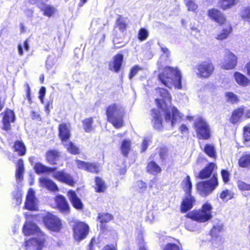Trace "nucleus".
I'll use <instances>...</instances> for the list:
<instances>
[{
  "label": "nucleus",
  "mask_w": 250,
  "mask_h": 250,
  "mask_svg": "<svg viewBox=\"0 0 250 250\" xmlns=\"http://www.w3.org/2000/svg\"><path fill=\"white\" fill-rule=\"evenodd\" d=\"M156 93L159 98L156 99L158 106L165 112V122L171 126L179 123L182 119L181 114L175 107L171 106V96L167 90L159 88Z\"/></svg>",
  "instance_id": "nucleus-1"
},
{
  "label": "nucleus",
  "mask_w": 250,
  "mask_h": 250,
  "mask_svg": "<svg viewBox=\"0 0 250 250\" xmlns=\"http://www.w3.org/2000/svg\"><path fill=\"white\" fill-rule=\"evenodd\" d=\"M159 79L163 84L169 88L173 85L177 89L182 88L181 73L176 67H165L159 74Z\"/></svg>",
  "instance_id": "nucleus-2"
},
{
  "label": "nucleus",
  "mask_w": 250,
  "mask_h": 250,
  "mask_svg": "<svg viewBox=\"0 0 250 250\" xmlns=\"http://www.w3.org/2000/svg\"><path fill=\"white\" fill-rule=\"evenodd\" d=\"M59 137L68 151L73 154L79 153L78 147L69 140L71 136L70 125L65 123L60 124L59 127Z\"/></svg>",
  "instance_id": "nucleus-3"
},
{
  "label": "nucleus",
  "mask_w": 250,
  "mask_h": 250,
  "mask_svg": "<svg viewBox=\"0 0 250 250\" xmlns=\"http://www.w3.org/2000/svg\"><path fill=\"white\" fill-rule=\"evenodd\" d=\"M108 121L116 127L119 128L123 125V109L118 104H112L106 109Z\"/></svg>",
  "instance_id": "nucleus-4"
},
{
  "label": "nucleus",
  "mask_w": 250,
  "mask_h": 250,
  "mask_svg": "<svg viewBox=\"0 0 250 250\" xmlns=\"http://www.w3.org/2000/svg\"><path fill=\"white\" fill-rule=\"evenodd\" d=\"M212 207L210 204L206 203L202 207V209L193 211L188 214V216L192 220L202 223L205 222L212 217L211 210Z\"/></svg>",
  "instance_id": "nucleus-5"
},
{
  "label": "nucleus",
  "mask_w": 250,
  "mask_h": 250,
  "mask_svg": "<svg viewBox=\"0 0 250 250\" xmlns=\"http://www.w3.org/2000/svg\"><path fill=\"white\" fill-rule=\"evenodd\" d=\"M218 185L217 177L213 174V176L209 180L200 182L197 184V189L202 196H206L210 194Z\"/></svg>",
  "instance_id": "nucleus-6"
},
{
  "label": "nucleus",
  "mask_w": 250,
  "mask_h": 250,
  "mask_svg": "<svg viewBox=\"0 0 250 250\" xmlns=\"http://www.w3.org/2000/svg\"><path fill=\"white\" fill-rule=\"evenodd\" d=\"M46 241L45 236L42 231L37 237L28 239L24 243L26 250H42Z\"/></svg>",
  "instance_id": "nucleus-7"
},
{
  "label": "nucleus",
  "mask_w": 250,
  "mask_h": 250,
  "mask_svg": "<svg viewBox=\"0 0 250 250\" xmlns=\"http://www.w3.org/2000/svg\"><path fill=\"white\" fill-rule=\"evenodd\" d=\"M194 129L199 139H208L210 136V128L206 121L202 118H198L194 123Z\"/></svg>",
  "instance_id": "nucleus-8"
},
{
  "label": "nucleus",
  "mask_w": 250,
  "mask_h": 250,
  "mask_svg": "<svg viewBox=\"0 0 250 250\" xmlns=\"http://www.w3.org/2000/svg\"><path fill=\"white\" fill-rule=\"evenodd\" d=\"M43 221L45 227L52 231H58L61 228V220L52 213H47L43 217Z\"/></svg>",
  "instance_id": "nucleus-9"
},
{
  "label": "nucleus",
  "mask_w": 250,
  "mask_h": 250,
  "mask_svg": "<svg viewBox=\"0 0 250 250\" xmlns=\"http://www.w3.org/2000/svg\"><path fill=\"white\" fill-rule=\"evenodd\" d=\"M73 231L75 239L80 241L84 239L88 234L89 227L84 222H77L73 227Z\"/></svg>",
  "instance_id": "nucleus-10"
},
{
  "label": "nucleus",
  "mask_w": 250,
  "mask_h": 250,
  "mask_svg": "<svg viewBox=\"0 0 250 250\" xmlns=\"http://www.w3.org/2000/svg\"><path fill=\"white\" fill-rule=\"evenodd\" d=\"M196 74L199 77L208 78L214 70L213 64L208 62H204L197 66Z\"/></svg>",
  "instance_id": "nucleus-11"
},
{
  "label": "nucleus",
  "mask_w": 250,
  "mask_h": 250,
  "mask_svg": "<svg viewBox=\"0 0 250 250\" xmlns=\"http://www.w3.org/2000/svg\"><path fill=\"white\" fill-rule=\"evenodd\" d=\"M236 64V57L230 51L226 50L225 58L221 63L222 68L227 70L232 69L235 67Z\"/></svg>",
  "instance_id": "nucleus-12"
},
{
  "label": "nucleus",
  "mask_w": 250,
  "mask_h": 250,
  "mask_svg": "<svg viewBox=\"0 0 250 250\" xmlns=\"http://www.w3.org/2000/svg\"><path fill=\"white\" fill-rule=\"evenodd\" d=\"M32 218V216H28L27 215L26 222L22 229L25 235H30L34 234H37V235H39V232L42 231L34 223L30 221V218Z\"/></svg>",
  "instance_id": "nucleus-13"
},
{
  "label": "nucleus",
  "mask_w": 250,
  "mask_h": 250,
  "mask_svg": "<svg viewBox=\"0 0 250 250\" xmlns=\"http://www.w3.org/2000/svg\"><path fill=\"white\" fill-rule=\"evenodd\" d=\"M53 177L56 180L64 183L70 186L74 184V181L72 176L63 171H57L53 174Z\"/></svg>",
  "instance_id": "nucleus-14"
},
{
  "label": "nucleus",
  "mask_w": 250,
  "mask_h": 250,
  "mask_svg": "<svg viewBox=\"0 0 250 250\" xmlns=\"http://www.w3.org/2000/svg\"><path fill=\"white\" fill-rule=\"evenodd\" d=\"M76 162L79 168L87 171L98 173L101 170L100 167L95 163L85 162L80 160H77Z\"/></svg>",
  "instance_id": "nucleus-15"
},
{
  "label": "nucleus",
  "mask_w": 250,
  "mask_h": 250,
  "mask_svg": "<svg viewBox=\"0 0 250 250\" xmlns=\"http://www.w3.org/2000/svg\"><path fill=\"white\" fill-rule=\"evenodd\" d=\"M58 208L60 211L65 214H67L70 212V207L65 198L62 195H57L55 198Z\"/></svg>",
  "instance_id": "nucleus-16"
},
{
  "label": "nucleus",
  "mask_w": 250,
  "mask_h": 250,
  "mask_svg": "<svg viewBox=\"0 0 250 250\" xmlns=\"http://www.w3.org/2000/svg\"><path fill=\"white\" fill-rule=\"evenodd\" d=\"M195 202V199L191 194H185L183 198L181 206V210L182 212H186L190 210Z\"/></svg>",
  "instance_id": "nucleus-17"
},
{
  "label": "nucleus",
  "mask_w": 250,
  "mask_h": 250,
  "mask_svg": "<svg viewBox=\"0 0 250 250\" xmlns=\"http://www.w3.org/2000/svg\"><path fill=\"white\" fill-rule=\"evenodd\" d=\"M25 208L31 210H34L37 208L35 192L32 189H29L28 190L25 203Z\"/></svg>",
  "instance_id": "nucleus-18"
},
{
  "label": "nucleus",
  "mask_w": 250,
  "mask_h": 250,
  "mask_svg": "<svg viewBox=\"0 0 250 250\" xmlns=\"http://www.w3.org/2000/svg\"><path fill=\"white\" fill-rule=\"evenodd\" d=\"M208 16L214 21L221 25L226 23V18L222 13L217 9H212L208 10Z\"/></svg>",
  "instance_id": "nucleus-19"
},
{
  "label": "nucleus",
  "mask_w": 250,
  "mask_h": 250,
  "mask_svg": "<svg viewBox=\"0 0 250 250\" xmlns=\"http://www.w3.org/2000/svg\"><path fill=\"white\" fill-rule=\"evenodd\" d=\"M217 168V167L214 163H210L207 167H206L203 169H202L199 173V178L201 179H207L209 178L212 174H215L216 177V173L215 172V169Z\"/></svg>",
  "instance_id": "nucleus-20"
},
{
  "label": "nucleus",
  "mask_w": 250,
  "mask_h": 250,
  "mask_svg": "<svg viewBox=\"0 0 250 250\" xmlns=\"http://www.w3.org/2000/svg\"><path fill=\"white\" fill-rule=\"evenodd\" d=\"M224 230L223 224L221 221H218L216 225H214L212 229H211L210 234L214 237H216V240L214 241L213 243L216 244V241L219 240L221 243L224 242V239L221 237L218 236L220 232Z\"/></svg>",
  "instance_id": "nucleus-21"
},
{
  "label": "nucleus",
  "mask_w": 250,
  "mask_h": 250,
  "mask_svg": "<svg viewBox=\"0 0 250 250\" xmlns=\"http://www.w3.org/2000/svg\"><path fill=\"white\" fill-rule=\"evenodd\" d=\"M67 195L73 206L75 208L79 210L82 209L83 204L75 191L71 190H69L67 192Z\"/></svg>",
  "instance_id": "nucleus-22"
},
{
  "label": "nucleus",
  "mask_w": 250,
  "mask_h": 250,
  "mask_svg": "<svg viewBox=\"0 0 250 250\" xmlns=\"http://www.w3.org/2000/svg\"><path fill=\"white\" fill-rule=\"evenodd\" d=\"M15 120V115L14 112L11 110L7 109L5 112L3 118V129L8 130L10 129L11 122H13Z\"/></svg>",
  "instance_id": "nucleus-23"
},
{
  "label": "nucleus",
  "mask_w": 250,
  "mask_h": 250,
  "mask_svg": "<svg viewBox=\"0 0 250 250\" xmlns=\"http://www.w3.org/2000/svg\"><path fill=\"white\" fill-rule=\"evenodd\" d=\"M123 60V56L121 54H117L114 59L113 61L111 62L109 64V69L111 71L118 72L120 70Z\"/></svg>",
  "instance_id": "nucleus-24"
},
{
  "label": "nucleus",
  "mask_w": 250,
  "mask_h": 250,
  "mask_svg": "<svg viewBox=\"0 0 250 250\" xmlns=\"http://www.w3.org/2000/svg\"><path fill=\"white\" fill-rule=\"evenodd\" d=\"M232 31V27L229 23H225V26L221 31L219 32L216 37L218 40L226 39Z\"/></svg>",
  "instance_id": "nucleus-25"
},
{
  "label": "nucleus",
  "mask_w": 250,
  "mask_h": 250,
  "mask_svg": "<svg viewBox=\"0 0 250 250\" xmlns=\"http://www.w3.org/2000/svg\"><path fill=\"white\" fill-rule=\"evenodd\" d=\"M151 115L153 117L152 122L154 128L157 129H161L162 127V120L160 112L157 110L152 109Z\"/></svg>",
  "instance_id": "nucleus-26"
},
{
  "label": "nucleus",
  "mask_w": 250,
  "mask_h": 250,
  "mask_svg": "<svg viewBox=\"0 0 250 250\" xmlns=\"http://www.w3.org/2000/svg\"><path fill=\"white\" fill-rule=\"evenodd\" d=\"M244 112V108L242 107L234 110L231 114L229 121L232 124H236L240 121Z\"/></svg>",
  "instance_id": "nucleus-27"
},
{
  "label": "nucleus",
  "mask_w": 250,
  "mask_h": 250,
  "mask_svg": "<svg viewBox=\"0 0 250 250\" xmlns=\"http://www.w3.org/2000/svg\"><path fill=\"white\" fill-rule=\"evenodd\" d=\"M41 184L42 186L48 189L56 191L58 190V188L56 184L52 180L46 178H42L40 179Z\"/></svg>",
  "instance_id": "nucleus-28"
},
{
  "label": "nucleus",
  "mask_w": 250,
  "mask_h": 250,
  "mask_svg": "<svg viewBox=\"0 0 250 250\" xmlns=\"http://www.w3.org/2000/svg\"><path fill=\"white\" fill-rule=\"evenodd\" d=\"M234 78L236 82L242 86H248L250 82L245 75L238 72H236L234 74Z\"/></svg>",
  "instance_id": "nucleus-29"
},
{
  "label": "nucleus",
  "mask_w": 250,
  "mask_h": 250,
  "mask_svg": "<svg viewBox=\"0 0 250 250\" xmlns=\"http://www.w3.org/2000/svg\"><path fill=\"white\" fill-rule=\"evenodd\" d=\"M60 155L59 152L56 150L48 151L46 154V160L51 165L56 164V161L59 159Z\"/></svg>",
  "instance_id": "nucleus-30"
},
{
  "label": "nucleus",
  "mask_w": 250,
  "mask_h": 250,
  "mask_svg": "<svg viewBox=\"0 0 250 250\" xmlns=\"http://www.w3.org/2000/svg\"><path fill=\"white\" fill-rule=\"evenodd\" d=\"M239 2V0H220L219 4L223 10L230 9Z\"/></svg>",
  "instance_id": "nucleus-31"
},
{
  "label": "nucleus",
  "mask_w": 250,
  "mask_h": 250,
  "mask_svg": "<svg viewBox=\"0 0 250 250\" xmlns=\"http://www.w3.org/2000/svg\"><path fill=\"white\" fill-rule=\"evenodd\" d=\"M94 188L97 192H103L106 189V186L104 180L99 177H96L95 179Z\"/></svg>",
  "instance_id": "nucleus-32"
},
{
  "label": "nucleus",
  "mask_w": 250,
  "mask_h": 250,
  "mask_svg": "<svg viewBox=\"0 0 250 250\" xmlns=\"http://www.w3.org/2000/svg\"><path fill=\"white\" fill-rule=\"evenodd\" d=\"M116 27L118 29L123 32L127 25V20L123 18L122 16L119 15L116 21Z\"/></svg>",
  "instance_id": "nucleus-33"
},
{
  "label": "nucleus",
  "mask_w": 250,
  "mask_h": 250,
  "mask_svg": "<svg viewBox=\"0 0 250 250\" xmlns=\"http://www.w3.org/2000/svg\"><path fill=\"white\" fill-rule=\"evenodd\" d=\"M181 186L185 192L186 194H191V190L192 189V183L190 179V177L187 176L182 182Z\"/></svg>",
  "instance_id": "nucleus-34"
},
{
  "label": "nucleus",
  "mask_w": 250,
  "mask_h": 250,
  "mask_svg": "<svg viewBox=\"0 0 250 250\" xmlns=\"http://www.w3.org/2000/svg\"><path fill=\"white\" fill-rule=\"evenodd\" d=\"M24 172L23 162L22 160L20 159L17 163V168L16 170V177L17 180L19 182L22 181L23 179V174Z\"/></svg>",
  "instance_id": "nucleus-35"
},
{
  "label": "nucleus",
  "mask_w": 250,
  "mask_h": 250,
  "mask_svg": "<svg viewBox=\"0 0 250 250\" xmlns=\"http://www.w3.org/2000/svg\"><path fill=\"white\" fill-rule=\"evenodd\" d=\"M34 169L36 173L40 174L45 172H52L54 171L56 168H51L46 167L41 163L36 164L34 166Z\"/></svg>",
  "instance_id": "nucleus-36"
},
{
  "label": "nucleus",
  "mask_w": 250,
  "mask_h": 250,
  "mask_svg": "<svg viewBox=\"0 0 250 250\" xmlns=\"http://www.w3.org/2000/svg\"><path fill=\"white\" fill-rule=\"evenodd\" d=\"M147 170L153 175H157L161 171V168L155 162L151 161L147 166Z\"/></svg>",
  "instance_id": "nucleus-37"
},
{
  "label": "nucleus",
  "mask_w": 250,
  "mask_h": 250,
  "mask_svg": "<svg viewBox=\"0 0 250 250\" xmlns=\"http://www.w3.org/2000/svg\"><path fill=\"white\" fill-rule=\"evenodd\" d=\"M15 151L20 155H24L26 152V148L24 144L21 141H16L14 146Z\"/></svg>",
  "instance_id": "nucleus-38"
},
{
  "label": "nucleus",
  "mask_w": 250,
  "mask_h": 250,
  "mask_svg": "<svg viewBox=\"0 0 250 250\" xmlns=\"http://www.w3.org/2000/svg\"><path fill=\"white\" fill-rule=\"evenodd\" d=\"M239 165L242 167H250V154L242 156L239 160Z\"/></svg>",
  "instance_id": "nucleus-39"
},
{
  "label": "nucleus",
  "mask_w": 250,
  "mask_h": 250,
  "mask_svg": "<svg viewBox=\"0 0 250 250\" xmlns=\"http://www.w3.org/2000/svg\"><path fill=\"white\" fill-rule=\"evenodd\" d=\"M131 141L128 140H125L123 141L121 149L122 154L125 156H127L129 151L130 150Z\"/></svg>",
  "instance_id": "nucleus-40"
},
{
  "label": "nucleus",
  "mask_w": 250,
  "mask_h": 250,
  "mask_svg": "<svg viewBox=\"0 0 250 250\" xmlns=\"http://www.w3.org/2000/svg\"><path fill=\"white\" fill-rule=\"evenodd\" d=\"M41 9L43 12V15L49 17L52 16L56 11L55 7L49 5H44Z\"/></svg>",
  "instance_id": "nucleus-41"
},
{
  "label": "nucleus",
  "mask_w": 250,
  "mask_h": 250,
  "mask_svg": "<svg viewBox=\"0 0 250 250\" xmlns=\"http://www.w3.org/2000/svg\"><path fill=\"white\" fill-rule=\"evenodd\" d=\"M93 120L92 118L85 119L83 121V127L85 132H89L93 129Z\"/></svg>",
  "instance_id": "nucleus-42"
},
{
  "label": "nucleus",
  "mask_w": 250,
  "mask_h": 250,
  "mask_svg": "<svg viewBox=\"0 0 250 250\" xmlns=\"http://www.w3.org/2000/svg\"><path fill=\"white\" fill-rule=\"evenodd\" d=\"M113 218V217L111 214L105 212L99 213L98 217V220L102 224L104 223H108L112 220Z\"/></svg>",
  "instance_id": "nucleus-43"
},
{
  "label": "nucleus",
  "mask_w": 250,
  "mask_h": 250,
  "mask_svg": "<svg viewBox=\"0 0 250 250\" xmlns=\"http://www.w3.org/2000/svg\"><path fill=\"white\" fill-rule=\"evenodd\" d=\"M204 152L210 157L215 158L216 156V151L213 145H206L204 147Z\"/></svg>",
  "instance_id": "nucleus-44"
},
{
  "label": "nucleus",
  "mask_w": 250,
  "mask_h": 250,
  "mask_svg": "<svg viewBox=\"0 0 250 250\" xmlns=\"http://www.w3.org/2000/svg\"><path fill=\"white\" fill-rule=\"evenodd\" d=\"M241 17L244 21L250 22V6L244 8L242 10Z\"/></svg>",
  "instance_id": "nucleus-45"
},
{
  "label": "nucleus",
  "mask_w": 250,
  "mask_h": 250,
  "mask_svg": "<svg viewBox=\"0 0 250 250\" xmlns=\"http://www.w3.org/2000/svg\"><path fill=\"white\" fill-rule=\"evenodd\" d=\"M136 189L141 193L144 192L147 188V184L142 181H138L135 183Z\"/></svg>",
  "instance_id": "nucleus-46"
},
{
  "label": "nucleus",
  "mask_w": 250,
  "mask_h": 250,
  "mask_svg": "<svg viewBox=\"0 0 250 250\" xmlns=\"http://www.w3.org/2000/svg\"><path fill=\"white\" fill-rule=\"evenodd\" d=\"M185 3L188 11L195 12L198 8V5L193 0H184Z\"/></svg>",
  "instance_id": "nucleus-47"
},
{
  "label": "nucleus",
  "mask_w": 250,
  "mask_h": 250,
  "mask_svg": "<svg viewBox=\"0 0 250 250\" xmlns=\"http://www.w3.org/2000/svg\"><path fill=\"white\" fill-rule=\"evenodd\" d=\"M233 197V194L228 189L222 191L220 194V198L223 201L231 199Z\"/></svg>",
  "instance_id": "nucleus-48"
},
{
  "label": "nucleus",
  "mask_w": 250,
  "mask_h": 250,
  "mask_svg": "<svg viewBox=\"0 0 250 250\" xmlns=\"http://www.w3.org/2000/svg\"><path fill=\"white\" fill-rule=\"evenodd\" d=\"M225 96L227 101L232 104L236 103L238 101L237 95L232 92H227Z\"/></svg>",
  "instance_id": "nucleus-49"
},
{
  "label": "nucleus",
  "mask_w": 250,
  "mask_h": 250,
  "mask_svg": "<svg viewBox=\"0 0 250 250\" xmlns=\"http://www.w3.org/2000/svg\"><path fill=\"white\" fill-rule=\"evenodd\" d=\"M244 138L246 141L250 140V123L244 127Z\"/></svg>",
  "instance_id": "nucleus-50"
},
{
  "label": "nucleus",
  "mask_w": 250,
  "mask_h": 250,
  "mask_svg": "<svg viewBox=\"0 0 250 250\" xmlns=\"http://www.w3.org/2000/svg\"><path fill=\"white\" fill-rule=\"evenodd\" d=\"M237 186L241 190H250V184H248L243 181H238Z\"/></svg>",
  "instance_id": "nucleus-51"
},
{
  "label": "nucleus",
  "mask_w": 250,
  "mask_h": 250,
  "mask_svg": "<svg viewBox=\"0 0 250 250\" xmlns=\"http://www.w3.org/2000/svg\"><path fill=\"white\" fill-rule=\"evenodd\" d=\"M142 70V68L138 65H135L132 67L131 69L129 78L132 79L138 72L139 70Z\"/></svg>",
  "instance_id": "nucleus-52"
},
{
  "label": "nucleus",
  "mask_w": 250,
  "mask_h": 250,
  "mask_svg": "<svg viewBox=\"0 0 250 250\" xmlns=\"http://www.w3.org/2000/svg\"><path fill=\"white\" fill-rule=\"evenodd\" d=\"M151 141L150 137H146L144 139V140L141 145V151L144 152L146 150L147 148L148 143Z\"/></svg>",
  "instance_id": "nucleus-53"
},
{
  "label": "nucleus",
  "mask_w": 250,
  "mask_h": 250,
  "mask_svg": "<svg viewBox=\"0 0 250 250\" xmlns=\"http://www.w3.org/2000/svg\"><path fill=\"white\" fill-rule=\"evenodd\" d=\"M147 36L148 32L147 30L144 28L141 29L138 34L139 39L141 41H144L147 38Z\"/></svg>",
  "instance_id": "nucleus-54"
},
{
  "label": "nucleus",
  "mask_w": 250,
  "mask_h": 250,
  "mask_svg": "<svg viewBox=\"0 0 250 250\" xmlns=\"http://www.w3.org/2000/svg\"><path fill=\"white\" fill-rule=\"evenodd\" d=\"M164 250H180L178 246L175 244H168Z\"/></svg>",
  "instance_id": "nucleus-55"
},
{
  "label": "nucleus",
  "mask_w": 250,
  "mask_h": 250,
  "mask_svg": "<svg viewBox=\"0 0 250 250\" xmlns=\"http://www.w3.org/2000/svg\"><path fill=\"white\" fill-rule=\"evenodd\" d=\"M221 175L223 180L225 183H227L229 181V173L227 171L222 170L221 171Z\"/></svg>",
  "instance_id": "nucleus-56"
},
{
  "label": "nucleus",
  "mask_w": 250,
  "mask_h": 250,
  "mask_svg": "<svg viewBox=\"0 0 250 250\" xmlns=\"http://www.w3.org/2000/svg\"><path fill=\"white\" fill-rule=\"evenodd\" d=\"M45 91L46 89L44 87H42L39 91V98L42 104L43 103V97L45 94Z\"/></svg>",
  "instance_id": "nucleus-57"
},
{
  "label": "nucleus",
  "mask_w": 250,
  "mask_h": 250,
  "mask_svg": "<svg viewBox=\"0 0 250 250\" xmlns=\"http://www.w3.org/2000/svg\"><path fill=\"white\" fill-rule=\"evenodd\" d=\"M161 49L163 54L165 55L167 59H168L170 55V51L167 48L162 46H161Z\"/></svg>",
  "instance_id": "nucleus-58"
},
{
  "label": "nucleus",
  "mask_w": 250,
  "mask_h": 250,
  "mask_svg": "<svg viewBox=\"0 0 250 250\" xmlns=\"http://www.w3.org/2000/svg\"><path fill=\"white\" fill-rule=\"evenodd\" d=\"M14 197L16 199L17 204L19 205L21 203V194L20 192H17L13 194Z\"/></svg>",
  "instance_id": "nucleus-59"
},
{
  "label": "nucleus",
  "mask_w": 250,
  "mask_h": 250,
  "mask_svg": "<svg viewBox=\"0 0 250 250\" xmlns=\"http://www.w3.org/2000/svg\"><path fill=\"white\" fill-rule=\"evenodd\" d=\"M180 131L182 134H186L188 132V128L185 125H182L180 127Z\"/></svg>",
  "instance_id": "nucleus-60"
},
{
  "label": "nucleus",
  "mask_w": 250,
  "mask_h": 250,
  "mask_svg": "<svg viewBox=\"0 0 250 250\" xmlns=\"http://www.w3.org/2000/svg\"><path fill=\"white\" fill-rule=\"evenodd\" d=\"M102 250H117L115 247L113 245H107L104 247Z\"/></svg>",
  "instance_id": "nucleus-61"
},
{
  "label": "nucleus",
  "mask_w": 250,
  "mask_h": 250,
  "mask_svg": "<svg viewBox=\"0 0 250 250\" xmlns=\"http://www.w3.org/2000/svg\"><path fill=\"white\" fill-rule=\"evenodd\" d=\"M53 65V63H52L51 60L48 58L46 62V66L48 69H50Z\"/></svg>",
  "instance_id": "nucleus-62"
},
{
  "label": "nucleus",
  "mask_w": 250,
  "mask_h": 250,
  "mask_svg": "<svg viewBox=\"0 0 250 250\" xmlns=\"http://www.w3.org/2000/svg\"><path fill=\"white\" fill-rule=\"evenodd\" d=\"M18 53L20 56H22L23 54V51L22 49V46L21 44H19L18 46Z\"/></svg>",
  "instance_id": "nucleus-63"
},
{
  "label": "nucleus",
  "mask_w": 250,
  "mask_h": 250,
  "mask_svg": "<svg viewBox=\"0 0 250 250\" xmlns=\"http://www.w3.org/2000/svg\"><path fill=\"white\" fill-rule=\"evenodd\" d=\"M95 242V240L94 238L92 239L90 243L89 244V250H93V247L94 243Z\"/></svg>",
  "instance_id": "nucleus-64"
}]
</instances>
